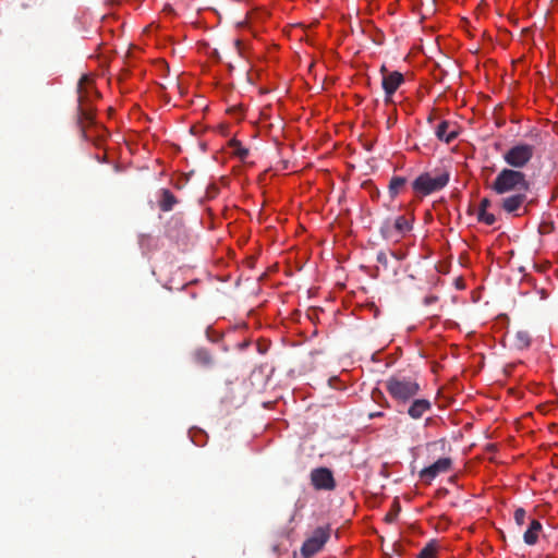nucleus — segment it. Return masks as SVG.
Instances as JSON below:
<instances>
[{"label": "nucleus", "instance_id": "b1692460", "mask_svg": "<svg viewBox=\"0 0 558 558\" xmlns=\"http://www.w3.org/2000/svg\"><path fill=\"white\" fill-rule=\"evenodd\" d=\"M490 204V201L487 197H484L480 203V208L488 209Z\"/></svg>", "mask_w": 558, "mask_h": 558}, {"label": "nucleus", "instance_id": "6e6552de", "mask_svg": "<svg viewBox=\"0 0 558 558\" xmlns=\"http://www.w3.org/2000/svg\"><path fill=\"white\" fill-rule=\"evenodd\" d=\"M311 482L317 490H333L336 481L330 469L320 466L312 470Z\"/></svg>", "mask_w": 558, "mask_h": 558}, {"label": "nucleus", "instance_id": "20e7f679", "mask_svg": "<svg viewBox=\"0 0 558 558\" xmlns=\"http://www.w3.org/2000/svg\"><path fill=\"white\" fill-rule=\"evenodd\" d=\"M535 146L524 143L513 145L504 154V160L511 169H521L525 167L534 156Z\"/></svg>", "mask_w": 558, "mask_h": 558}, {"label": "nucleus", "instance_id": "0eeeda50", "mask_svg": "<svg viewBox=\"0 0 558 558\" xmlns=\"http://www.w3.org/2000/svg\"><path fill=\"white\" fill-rule=\"evenodd\" d=\"M381 87L385 92V102L391 104L392 96L397 89L404 83V76L399 71H388L386 65H381Z\"/></svg>", "mask_w": 558, "mask_h": 558}, {"label": "nucleus", "instance_id": "5701e85b", "mask_svg": "<svg viewBox=\"0 0 558 558\" xmlns=\"http://www.w3.org/2000/svg\"><path fill=\"white\" fill-rule=\"evenodd\" d=\"M438 301V296L436 295H427L424 298L423 300V303L428 306V305H432L434 303H436Z\"/></svg>", "mask_w": 558, "mask_h": 558}, {"label": "nucleus", "instance_id": "cd10ccee", "mask_svg": "<svg viewBox=\"0 0 558 558\" xmlns=\"http://www.w3.org/2000/svg\"><path fill=\"white\" fill-rule=\"evenodd\" d=\"M376 395H378L379 397H383L381 391H379V390H375V391H373V395H372V396H373V399H375V398H376Z\"/></svg>", "mask_w": 558, "mask_h": 558}, {"label": "nucleus", "instance_id": "39448f33", "mask_svg": "<svg viewBox=\"0 0 558 558\" xmlns=\"http://www.w3.org/2000/svg\"><path fill=\"white\" fill-rule=\"evenodd\" d=\"M412 226L404 216H398L395 220L387 219L380 227V234L388 241L398 242L411 230Z\"/></svg>", "mask_w": 558, "mask_h": 558}, {"label": "nucleus", "instance_id": "412c9836", "mask_svg": "<svg viewBox=\"0 0 558 558\" xmlns=\"http://www.w3.org/2000/svg\"><path fill=\"white\" fill-rule=\"evenodd\" d=\"M376 259L385 269L388 268V256L385 252H378Z\"/></svg>", "mask_w": 558, "mask_h": 558}, {"label": "nucleus", "instance_id": "2eb2a0df", "mask_svg": "<svg viewBox=\"0 0 558 558\" xmlns=\"http://www.w3.org/2000/svg\"><path fill=\"white\" fill-rule=\"evenodd\" d=\"M193 359L195 363L201 366L208 367L213 365V356L210 352L205 348H198L193 353Z\"/></svg>", "mask_w": 558, "mask_h": 558}, {"label": "nucleus", "instance_id": "f257e3e1", "mask_svg": "<svg viewBox=\"0 0 558 558\" xmlns=\"http://www.w3.org/2000/svg\"><path fill=\"white\" fill-rule=\"evenodd\" d=\"M490 190L498 195L513 192L511 195L500 199L499 207L513 217H521L527 213V207L533 201H527L526 193L530 191V182L525 173L520 170L504 168L489 185Z\"/></svg>", "mask_w": 558, "mask_h": 558}, {"label": "nucleus", "instance_id": "f03ea898", "mask_svg": "<svg viewBox=\"0 0 558 558\" xmlns=\"http://www.w3.org/2000/svg\"><path fill=\"white\" fill-rule=\"evenodd\" d=\"M385 388L398 405H405L421 390L415 378L402 375H393L387 378Z\"/></svg>", "mask_w": 558, "mask_h": 558}, {"label": "nucleus", "instance_id": "6ab92c4d", "mask_svg": "<svg viewBox=\"0 0 558 558\" xmlns=\"http://www.w3.org/2000/svg\"><path fill=\"white\" fill-rule=\"evenodd\" d=\"M231 146L233 147L234 155H236L240 159L243 160L248 156V149L243 147L239 141L233 140L231 142Z\"/></svg>", "mask_w": 558, "mask_h": 558}, {"label": "nucleus", "instance_id": "4be33fe9", "mask_svg": "<svg viewBox=\"0 0 558 558\" xmlns=\"http://www.w3.org/2000/svg\"><path fill=\"white\" fill-rule=\"evenodd\" d=\"M480 222L492 226L496 222V217L494 214L487 213Z\"/></svg>", "mask_w": 558, "mask_h": 558}, {"label": "nucleus", "instance_id": "393cba45", "mask_svg": "<svg viewBox=\"0 0 558 558\" xmlns=\"http://www.w3.org/2000/svg\"><path fill=\"white\" fill-rule=\"evenodd\" d=\"M399 509H400V508H399V506H398V507H397L396 512H390V513H388V514L386 515V521H387V522H392V521L396 519V517H397V513H398Z\"/></svg>", "mask_w": 558, "mask_h": 558}, {"label": "nucleus", "instance_id": "1a4fd4ad", "mask_svg": "<svg viewBox=\"0 0 558 558\" xmlns=\"http://www.w3.org/2000/svg\"><path fill=\"white\" fill-rule=\"evenodd\" d=\"M87 81H88L87 77L84 76L80 80V84H78V94L80 95H78V107H77V124L80 125L84 137H86V132H85L86 125L94 123L93 108L85 105L84 96H83V92H82L83 83L87 82Z\"/></svg>", "mask_w": 558, "mask_h": 558}, {"label": "nucleus", "instance_id": "f3484780", "mask_svg": "<svg viewBox=\"0 0 558 558\" xmlns=\"http://www.w3.org/2000/svg\"><path fill=\"white\" fill-rule=\"evenodd\" d=\"M531 344V335L527 330H518L514 333V347L524 350Z\"/></svg>", "mask_w": 558, "mask_h": 558}, {"label": "nucleus", "instance_id": "4468645a", "mask_svg": "<svg viewBox=\"0 0 558 558\" xmlns=\"http://www.w3.org/2000/svg\"><path fill=\"white\" fill-rule=\"evenodd\" d=\"M177 203H178V199L170 190L162 189L160 191V198L158 201V206L162 211L172 210Z\"/></svg>", "mask_w": 558, "mask_h": 558}, {"label": "nucleus", "instance_id": "9d476101", "mask_svg": "<svg viewBox=\"0 0 558 558\" xmlns=\"http://www.w3.org/2000/svg\"><path fill=\"white\" fill-rule=\"evenodd\" d=\"M452 460L450 458H440L432 465L423 469L420 473L421 478L432 481L438 474L446 473L451 469Z\"/></svg>", "mask_w": 558, "mask_h": 558}, {"label": "nucleus", "instance_id": "dca6fc26", "mask_svg": "<svg viewBox=\"0 0 558 558\" xmlns=\"http://www.w3.org/2000/svg\"><path fill=\"white\" fill-rule=\"evenodd\" d=\"M407 184V179L404 177H392L390 179L388 185V192L391 198H395L397 195L401 193Z\"/></svg>", "mask_w": 558, "mask_h": 558}, {"label": "nucleus", "instance_id": "a211bd4d", "mask_svg": "<svg viewBox=\"0 0 558 558\" xmlns=\"http://www.w3.org/2000/svg\"><path fill=\"white\" fill-rule=\"evenodd\" d=\"M437 544L435 541L427 543L422 550L417 554L416 558H436Z\"/></svg>", "mask_w": 558, "mask_h": 558}, {"label": "nucleus", "instance_id": "ddd939ff", "mask_svg": "<svg viewBox=\"0 0 558 558\" xmlns=\"http://www.w3.org/2000/svg\"><path fill=\"white\" fill-rule=\"evenodd\" d=\"M542 529H543L542 523L538 520H536V519L531 520L527 530L523 534L524 543L529 546L535 545L538 541V535H539Z\"/></svg>", "mask_w": 558, "mask_h": 558}, {"label": "nucleus", "instance_id": "c85d7f7f", "mask_svg": "<svg viewBox=\"0 0 558 558\" xmlns=\"http://www.w3.org/2000/svg\"><path fill=\"white\" fill-rule=\"evenodd\" d=\"M391 254H392V256H395L397 259H401V258H402L401 256H399V254H396V253H393V252H392Z\"/></svg>", "mask_w": 558, "mask_h": 558}, {"label": "nucleus", "instance_id": "bb28decb", "mask_svg": "<svg viewBox=\"0 0 558 558\" xmlns=\"http://www.w3.org/2000/svg\"><path fill=\"white\" fill-rule=\"evenodd\" d=\"M381 416H384L383 412H374V413H369V415H368L369 418L381 417Z\"/></svg>", "mask_w": 558, "mask_h": 558}, {"label": "nucleus", "instance_id": "a878e982", "mask_svg": "<svg viewBox=\"0 0 558 558\" xmlns=\"http://www.w3.org/2000/svg\"><path fill=\"white\" fill-rule=\"evenodd\" d=\"M487 209H484V208H480L478 207V211H477V220L481 221L483 219V217L487 214Z\"/></svg>", "mask_w": 558, "mask_h": 558}, {"label": "nucleus", "instance_id": "f8f14e48", "mask_svg": "<svg viewBox=\"0 0 558 558\" xmlns=\"http://www.w3.org/2000/svg\"><path fill=\"white\" fill-rule=\"evenodd\" d=\"M432 403L427 399H414L409 405L407 413L413 420L421 418L426 412L430 411Z\"/></svg>", "mask_w": 558, "mask_h": 558}, {"label": "nucleus", "instance_id": "aec40b11", "mask_svg": "<svg viewBox=\"0 0 558 558\" xmlns=\"http://www.w3.org/2000/svg\"><path fill=\"white\" fill-rule=\"evenodd\" d=\"M525 517H526V511L523 508L515 509L513 518H514L515 523L519 526L524 524Z\"/></svg>", "mask_w": 558, "mask_h": 558}, {"label": "nucleus", "instance_id": "9b49d317", "mask_svg": "<svg viewBox=\"0 0 558 558\" xmlns=\"http://www.w3.org/2000/svg\"><path fill=\"white\" fill-rule=\"evenodd\" d=\"M458 134V126L454 123L447 120L440 121L435 129L436 137L439 141L445 142L447 144L453 142L457 138Z\"/></svg>", "mask_w": 558, "mask_h": 558}, {"label": "nucleus", "instance_id": "423d86ee", "mask_svg": "<svg viewBox=\"0 0 558 558\" xmlns=\"http://www.w3.org/2000/svg\"><path fill=\"white\" fill-rule=\"evenodd\" d=\"M329 537L330 529L328 526H319L315 529L313 534L302 545V557L312 558L324 547Z\"/></svg>", "mask_w": 558, "mask_h": 558}, {"label": "nucleus", "instance_id": "7ed1b4c3", "mask_svg": "<svg viewBox=\"0 0 558 558\" xmlns=\"http://www.w3.org/2000/svg\"><path fill=\"white\" fill-rule=\"evenodd\" d=\"M450 180V173L444 169L421 173L413 182L412 189L416 194L426 196L442 190Z\"/></svg>", "mask_w": 558, "mask_h": 558}]
</instances>
